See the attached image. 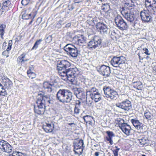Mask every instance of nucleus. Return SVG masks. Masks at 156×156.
<instances>
[{
  "mask_svg": "<svg viewBox=\"0 0 156 156\" xmlns=\"http://www.w3.org/2000/svg\"><path fill=\"white\" fill-rule=\"evenodd\" d=\"M70 66L71 64L69 61L62 60L58 61L56 68L60 75L66 77L69 81L73 82L79 74V72L76 68H70Z\"/></svg>",
  "mask_w": 156,
  "mask_h": 156,
  "instance_id": "f257e3e1",
  "label": "nucleus"
},
{
  "mask_svg": "<svg viewBox=\"0 0 156 156\" xmlns=\"http://www.w3.org/2000/svg\"><path fill=\"white\" fill-rule=\"evenodd\" d=\"M52 101L48 95L40 96L37 98L36 101L37 107H34V112L39 115L43 114L45 112V105H48L52 103Z\"/></svg>",
  "mask_w": 156,
  "mask_h": 156,
  "instance_id": "f03ea898",
  "label": "nucleus"
},
{
  "mask_svg": "<svg viewBox=\"0 0 156 156\" xmlns=\"http://www.w3.org/2000/svg\"><path fill=\"white\" fill-rule=\"evenodd\" d=\"M72 93L69 90L60 89L56 94L57 100L63 103L70 102L73 99Z\"/></svg>",
  "mask_w": 156,
  "mask_h": 156,
  "instance_id": "7ed1b4c3",
  "label": "nucleus"
},
{
  "mask_svg": "<svg viewBox=\"0 0 156 156\" xmlns=\"http://www.w3.org/2000/svg\"><path fill=\"white\" fill-rule=\"evenodd\" d=\"M63 49L68 55L73 58L76 57L80 52L76 47L70 44L66 45L64 47Z\"/></svg>",
  "mask_w": 156,
  "mask_h": 156,
  "instance_id": "20e7f679",
  "label": "nucleus"
},
{
  "mask_svg": "<svg viewBox=\"0 0 156 156\" xmlns=\"http://www.w3.org/2000/svg\"><path fill=\"white\" fill-rule=\"evenodd\" d=\"M105 96L110 98L111 99L115 100L117 98L118 94L117 92L111 88L107 86H105L103 88Z\"/></svg>",
  "mask_w": 156,
  "mask_h": 156,
  "instance_id": "39448f33",
  "label": "nucleus"
},
{
  "mask_svg": "<svg viewBox=\"0 0 156 156\" xmlns=\"http://www.w3.org/2000/svg\"><path fill=\"white\" fill-rule=\"evenodd\" d=\"M115 21L117 27L121 30H126L128 27L127 23L119 15L115 17Z\"/></svg>",
  "mask_w": 156,
  "mask_h": 156,
  "instance_id": "423d86ee",
  "label": "nucleus"
},
{
  "mask_svg": "<svg viewBox=\"0 0 156 156\" xmlns=\"http://www.w3.org/2000/svg\"><path fill=\"white\" fill-rule=\"evenodd\" d=\"M101 39L99 37L94 36L93 39L88 42V48L92 50L94 49L101 45Z\"/></svg>",
  "mask_w": 156,
  "mask_h": 156,
  "instance_id": "0eeeda50",
  "label": "nucleus"
},
{
  "mask_svg": "<svg viewBox=\"0 0 156 156\" xmlns=\"http://www.w3.org/2000/svg\"><path fill=\"white\" fill-rule=\"evenodd\" d=\"M134 10H129L126 11L123 9L122 11H120L123 17L128 21L133 22L135 19V17L134 14Z\"/></svg>",
  "mask_w": 156,
  "mask_h": 156,
  "instance_id": "6e6552de",
  "label": "nucleus"
},
{
  "mask_svg": "<svg viewBox=\"0 0 156 156\" xmlns=\"http://www.w3.org/2000/svg\"><path fill=\"white\" fill-rule=\"evenodd\" d=\"M140 16L142 22L148 23L151 21L152 17L149 10H144L140 12Z\"/></svg>",
  "mask_w": 156,
  "mask_h": 156,
  "instance_id": "1a4fd4ad",
  "label": "nucleus"
},
{
  "mask_svg": "<svg viewBox=\"0 0 156 156\" xmlns=\"http://www.w3.org/2000/svg\"><path fill=\"white\" fill-rule=\"evenodd\" d=\"M125 58L123 56L114 57L111 61L112 66L117 67H120L121 64L125 63Z\"/></svg>",
  "mask_w": 156,
  "mask_h": 156,
  "instance_id": "9d476101",
  "label": "nucleus"
},
{
  "mask_svg": "<svg viewBox=\"0 0 156 156\" xmlns=\"http://www.w3.org/2000/svg\"><path fill=\"white\" fill-rule=\"evenodd\" d=\"M115 106L125 111H128L132 108L131 102L128 99H126L121 103H116L115 104Z\"/></svg>",
  "mask_w": 156,
  "mask_h": 156,
  "instance_id": "9b49d317",
  "label": "nucleus"
},
{
  "mask_svg": "<svg viewBox=\"0 0 156 156\" xmlns=\"http://www.w3.org/2000/svg\"><path fill=\"white\" fill-rule=\"evenodd\" d=\"M74 151L77 153L82 154L84 147L83 146L84 143L83 140H80L78 142H74Z\"/></svg>",
  "mask_w": 156,
  "mask_h": 156,
  "instance_id": "f8f14e48",
  "label": "nucleus"
},
{
  "mask_svg": "<svg viewBox=\"0 0 156 156\" xmlns=\"http://www.w3.org/2000/svg\"><path fill=\"white\" fill-rule=\"evenodd\" d=\"M0 149L2 151L9 153L11 151L12 147L6 141L2 140L0 141Z\"/></svg>",
  "mask_w": 156,
  "mask_h": 156,
  "instance_id": "ddd939ff",
  "label": "nucleus"
},
{
  "mask_svg": "<svg viewBox=\"0 0 156 156\" xmlns=\"http://www.w3.org/2000/svg\"><path fill=\"white\" fill-rule=\"evenodd\" d=\"M134 6V3L132 0H126L124 4L123 7L120 8V11H122V9H123L126 11L134 10L132 9V8Z\"/></svg>",
  "mask_w": 156,
  "mask_h": 156,
  "instance_id": "4468645a",
  "label": "nucleus"
},
{
  "mask_svg": "<svg viewBox=\"0 0 156 156\" xmlns=\"http://www.w3.org/2000/svg\"><path fill=\"white\" fill-rule=\"evenodd\" d=\"M3 84L4 88L6 90L7 92H10L12 86V82L8 78H5L3 79Z\"/></svg>",
  "mask_w": 156,
  "mask_h": 156,
  "instance_id": "2eb2a0df",
  "label": "nucleus"
},
{
  "mask_svg": "<svg viewBox=\"0 0 156 156\" xmlns=\"http://www.w3.org/2000/svg\"><path fill=\"white\" fill-rule=\"evenodd\" d=\"M100 73L105 77H108L111 73L110 69L108 66L105 65H102L100 68Z\"/></svg>",
  "mask_w": 156,
  "mask_h": 156,
  "instance_id": "dca6fc26",
  "label": "nucleus"
},
{
  "mask_svg": "<svg viewBox=\"0 0 156 156\" xmlns=\"http://www.w3.org/2000/svg\"><path fill=\"white\" fill-rule=\"evenodd\" d=\"M54 87V84L53 82H45L43 83V88L45 91L48 93L51 92Z\"/></svg>",
  "mask_w": 156,
  "mask_h": 156,
  "instance_id": "f3484780",
  "label": "nucleus"
},
{
  "mask_svg": "<svg viewBox=\"0 0 156 156\" xmlns=\"http://www.w3.org/2000/svg\"><path fill=\"white\" fill-rule=\"evenodd\" d=\"M96 27L97 30L101 33H106L108 29L106 25L102 23H97Z\"/></svg>",
  "mask_w": 156,
  "mask_h": 156,
  "instance_id": "a211bd4d",
  "label": "nucleus"
},
{
  "mask_svg": "<svg viewBox=\"0 0 156 156\" xmlns=\"http://www.w3.org/2000/svg\"><path fill=\"white\" fill-rule=\"evenodd\" d=\"M75 89L76 90H75L74 94L76 97L82 100L84 99L86 95H85L83 89L81 88H76Z\"/></svg>",
  "mask_w": 156,
  "mask_h": 156,
  "instance_id": "6ab92c4d",
  "label": "nucleus"
},
{
  "mask_svg": "<svg viewBox=\"0 0 156 156\" xmlns=\"http://www.w3.org/2000/svg\"><path fill=\"white\" fill-rule=\"evenodd\" d=\"M120 126V129L124 133L127 135L129 134L130 130L131 129L130 126L126 123H123Z\"/></svg>",
  "mask_w": 156,
  "mask_h": 156,
  "instance_id": "aec40b11",
  "label": "nucleus"
},
{
  "mask_svg": "<svg viewBox=\"0 0 156 156\" xmlns=\"http://www.w3.org/2000/svg\"><path fill=\"white\" fill-rule=\"evenodd\" d=\"M90 97L95 102H98L101 100V95L98 92H96L94 94H91Z\"/></svg>",
  "mask_w": 156,
  "mask_h": 156,
  "instance_id": "412c9836",
  "label": "nucleus"
},
{
  "mask_svg": "<svg viewBox=\"0 0 156 156\" xmlns=\"http://www.w3.org/2000/svg\"><path fill=\"white\" fill-rule=\"evenodd\" d=\"M106 133L107 134V136L106 137V140L109 142L111 145H112L113 143L112 137L115 136V134L112 131H106Z\"/></svg>",
  "mask_w": 156,
  "mask_h": 156,
  "instance_id": "4be33fe9",
  "label": "nucleus"
},
{
  "mask_svg": "<svg viewBox=\"0 0 156 156\" xmlns=\"http://www.w3.org/2000/svg\"><path fill=\"white\" fill-rule=\"evenodd\" d=\"M131 121L133 125L138 129H143L141 125L142 124L139 122V121L132 119Z\"/></svg>",
  "mask_w": 156,
  "mask_h": 156,
  "instance_id": "5701e85b",
  "label": "nucleus"
},
{
  "mask_svg": "<svg viewBox=\"0 0 156 156\" xmlns=\"http://www.w3.org/2000/svg\"><path fill=\"white\" fill-rule=\"evenodd\" d=\"M42 128L46 133L51 132L53 130L51 125L50 124L46 123L43 126Z\"/></svg>",
  "mask_w": 156,
  "mask_h": 156,
  "instance_id": "b1692460",
  "label": "nucleus"
},
{
  "mask_svg": "<svg viewBox=\"0 0 156 156\" xmlns=\"http://www.w3.org/2000/svg\"><path fill=\"white\" fill-rule=\"evenodd\" d=\"M101 9L105 13L108 14L110 12H109L110 9V6L107 3L101 6Z\"/></svg>",
  "mask_w": 156,
  "mask_h": 156,
  "instance_id": "393cba45",
  "label": "nucleus"
},
{
  "mask_svg": "<svg viewBox=\"0 0 156 156\" xmlns=\"http://www.w3.org/2000/svg\"><path fill=\"white\" fill-rule=\"evenodd\" d=\"M133 87L138 90H142V83L140 81H134V79L133 80Z\"/></svg>",
  "mask_w": 156,
  "mask_h": 156,
  "instance_id": "a878e982",
  "label": "nucleus"
},
{
  "mask_svg": "<svg viewBox=\"0 0 156 156\" xmlns=\"http://www.w3.org/2000/svg\"><path fill=\"white\" fill-rule=\"evenodd\" d=\"M3 6H2L0 10L2 12H4L5 11H6L7 9V8L9 5L11 4V2L9 1H6L3 2Z\"/></svg>",
  "mask_w": 156,
  "mask_h": 156,
  "instance_id": "bb28decb",
  "label": "nucleus"
},
{
  "mask_svg": "<svg viewBox=\"0 0 156 156\" xmlns=\"http://www.w3.org/2000/svg\"><path fill=\"white\" fill-rule=\"evenodd\" d=\"M145 5L147 7H152L156 5V1L155 0H145Z\"/></svg>",
  "mask_w": 156,
  "mask_h": 156,
  "instance_id": "cd10ccee",
  "label": "nucleus"
},
{
  "mask_svg": "<svg viewBox=\"0 0 156 156\" xmlns=\"http://www.w3.org/2000/svg\"><path fill=\"white\" fill-rule=\"evenodd\" d=\"M87 23L89 25H93L97 24V22L96 20V19L93 18L92 17H89L87 21Z\"/></svg>",
  "mask_w": 156,
  "mask_h": 156,
  "instance_id": "c85d7f7f",
  "label": "nucleus"
},
{
  "mask_svg": "<svg viewBox=\"0 0 156 156\" xmlns=\"http://www.w3.org/2000/svg\"><path fill=\"white\" fill-rule=\"evenodd\" d=\"M98 89H97L95 87H92L90 89H88L86 90V96L89 95L90 96V95L91 94H95L96 92H98Z\"/></svg>",
  "mask_w": 156,
  "mask_h": 156,
  "instance_id": "c756f323",
  "label": "nucleus"
},
{
  "mask_svg": "<svg viewBox=\"0 0 156 156\" xmlns=\"http://www.w3.org/2000/svg\"><path fill=\"white\" fill-rule=\"evenodd\" d=\"M144 116L147 119L149 120L152 119L154 117L153 114L149 111H145V112Z\"/></svg>",
  "mask_w": 156,
  "mask_h": 156,
  "instance_id": "7c9ffc66",
  "label": "nucleus"
},
{
  "mask_svg": "<svg viewBox=\"0 0 156 156\" xmlns=\"http://www.w3.org/2000/svg\"><path fill=\"white\" fill-rule=\"evenodd\" d=\"M7 94V91L4 88L3 86L0 83V95L2 96H5Z\"/></svg>",
  "mask_w": 156,
  "mask_h": 156,
  "instance_id": "2f4dec72",
  "label": "nucleus"
},
{
  "mask_svg": "<svg viewBox=\"0 0 156 156\" xmlns=\"http://www.w3.org/2000/svg\"><path fill=\"white\" fill-rule=\"evenodd\" d=\"M42 40L41 39L37 41L35 43L34 46L31 49V50L34 49H36L38 47V45L41 43L42 41Z\"/></svg>",
  "mask_w": 156,
  "mask_h": 156,
  "instance_id": "473e14b6",
  "label": "nucleus"
},
{
  "mask_svg": "<svg viewBox=\"0 0 156 156\" xmlns=\"http://www.w3.org/2000/svg\"><path fill=\"white\" fill-rule=\"evenodd\" d=\"M9 156H26L24 154L20 152L15 151L13 152L12 154H10Z\"/></svg>",
  "mask_w": 156,
  "mask_h": 156,
  "instance_id": "72a5a7b5",
  "label": "nucleus"
},
{
  "mask_svg": "<svg viewBox=\"0 0 156 156\" xmlns=\"http://www.w3.org/2000/svg\"><path fill=\"white\" fill-rule=\"evenodd\" d=\"M139 142L141 145H145L147 143L148 140L145 138H143L139 139Z\"/></svg>",
  "mask_w": 156,
  "mask_h": 156,
  "instance_id": "f704fd0d",
  "label": "nucleus"
},
{
  "mask_svg": "<svg viewBox=\"0 0 156 156\" xmlns=\"http://www.w3.org/2000/svg\"><path fill=\"white\" fill-rule=\"evenodd\" d=\"M77 41L79 44L83 43L85 42V39L83 35H81V36L78 38Z\"/></svg>",
  "mask_w": 156,
  "mask_h": 156,
  "instance_id": "c9c22d12",
  "label": "nucleus"
},
{
  "mask_svg": "<svg viewBox=\"0 0 156 156\" xmlns=\"http://www.w3.org/2000/svg\"><path fill=\"white\" fill-rule=\"evenodd\" d=\"M25 56V55L22 54L20 56H19L18 58L20 59V61L21 62H22L27 61V60L26 59H24Z\"/></svg>",
  "mask_w": 156,
  "mask_h": 156,
  "instance_id": "e433bc0d",
  "label": "nucleus"
},
{
  "mask_svg": "<svg viewBox=\"0 0 156 156\" xmlns=\"http://www.w3.org/2000/svg\"><path fill=\"white\" fill-rule=\"evenodd\" d=\"M30 3H32L31 0H22V4L24 5H26Z\"/></svg>",
  "mask_w": 156,
  "mask_h": 156,
  "instance_id": "4c0bfd02",
  "label": "nucleus"
},
{
  "mask_svg": "<svg viewBox=\"0 0 156 156\" xmlns=\"http://www.w3.org/2000/svg\"><path fill=\"white\" fill-rule=\"evenodd\" d=\"M80 109L79 107L77 106H75L74 108V113L76 114H78L80 112Z\"/></svg>",
  "mask_w": 156,
  "mask_h": 156,
  "instance_id": "58836bf2",
  "label": "nucleus"
},
{
  "mask_svg": "<svg viewBox=\"0 0 156 156\" xmlns=\"http://www.w3.org/2000/svg\"><path fill=\"white\" fill-rule=\"evenodd\" d=\"M143 50L144 52V53L146 54L147 55H149L150 53H149V51L147 48H143Z\"/></svg>",
  "mask_w": 156,
  "mask_h": 156,
  "instance_id": "ea45409f",
  "label": "nucleus"
},
{
  "mask_svg": "<svg viewBox=\"0 0 156 156\" xmlns=\"http://www.w3.org/2000/svg\"><path fill=\"white\" fill-rule=\"evenodd\" d=\"M111 35L112 36V38H117V34L115 31L112 32L111 34Z\"/></svg>",
  "mask_w": 156,
  "mask_h": 156,
  "instance_id": "a19ab883",
  "label": "nucleus"
},
{
  "mask_svg": "<svg viewBox=\"0 0 156 156\" xmlns=\"http://www.w3.org/2000/svg\"><path fill=\"white\" fill-rule=\"evenodd\" d=\"M9 51H8L6 50L4 51L2 53V55H3L6 56V57H7L9 56Z\"/></svg>",
  "mask_w": 156,
  "mask_h": 156,
  "instance_id": "79ce46f5",
  "label": "nucleus"
},
{
  "mask_svg": "<svg viewBox=\"0 0 156 156\" xmlns=\"http://www.w3.org/2000/svg\"><path fill=\"white\" fill-rule=\"evenodd\" d=\"M28 76L32 79L34 78L36 76V74L34 73H31L30 74H29V75Z\"/></svg>",
  "mask_w": 156,
  "mask_h": 156,
  "instance_id": "37998d69",
  "label": "nucleus"
},
{
  "mask_svg": "<svg viewBox=\"0 0 156 156\" xmlns=\"http://www.w3.org/2000/svg\"><path fill=\"white\" fill-rule=\"evenodd\" d=\"M22 17L23 19H29V17H28V14L26 13H24L22 15Z\"/></svg>",
  "mask_w": 156,
  "mask_h": 156,
  "instance_id": "c03bdc74",
  "label": "nucleus"
},
{
  "mask_svg": "<svg viewBox=\"0 0 156 156\" xmlns=\"http://www.w3.org/2000/svg\"><path fill=\"white\" fill-rule=\"evenodd\" d=\"M74 3L73 4H72L71 5H69L68 6V7L69 8V9L70 10H72L74 8Z\"/></svg>",
  "mask_w": 156,
  "mask_h": 156,
  "instance_id": "a18cd8bd",
  "label": "nucleus"
},
{
  "mask_svg": "<svg viewBox=\"0 0 156 156\" xmlns=\"http://www.w3.org/2000/svg\"><path fill=\"white\" fill-rule=\"evenodd\" d=\"M119 121V127L121 128V125L122 124L125 123H124V120L122 119H121Z\"/></svg>",
  "mask_w": 156,
  "mask_h": 156,
  "instance_id": "49530a36",
  "label": "nucleus"
},
{
  "mask_svg": "<svg viewBox=\"0 0 156 156\" xmlns=\"http://www.w3.org/2000/svg\"><path fill=\"white\" fill-rule=\"evenodd\" d=\"M80 104L81 102L79 100L77 101L76 102L75 106H78L79 107H80Z\"/></svg>",
  "mask_w": 156,
  "mask_h": 156,
  "instance_id": "de8ad7c7",
  "label": "nucleus"
},
{
  "mask_svg": "<svg viewBox=\"0 0 156 156\" xmlns=\"http://www.w3.org/2000/svg\"><path fill=\"white\" fill-rule=\"evenodd\" d=\"M83 0H74V4L75 3H79L82 2Z\"/></svg>",
  "mask_w": 156,
  "mask_h": 156,
  "instance_id": "09e8293b",
  "label": "nucleus"
},
{
  "mask_svg": "<svg viewBox=\"0 0 156 156\" xmlns=\"http://www.w3.org/2000/svg\"><path fill=\"white\" fill-rule=\"evenodd\" d=\"M8 6V8H7V10H11V9L12 8V5L11 4V3Z\"/></svg>",
  "mask_w": 156,
  "mask_h": 156,
  "instance_id": "8fccbe9b",
  "label": "nucleus"
},
{
  "mask_svg": "<svg viewBox=\"0 0 156 156\" xmlns=\"http://www.w3.org/2000/svg\"><path fill=\"white\" fill-rule=\"evenodd\" d=\"M5 27L6 26L5 25L2 24L0 26V29H2L3 30H4Z\"/></svg>",
  "mask_w": 156,
  "mask_h": 156,
  "instance_id": "3c124183",
  "label": "nucleus"
},
{
  "mask_svg": "<svg viewBox=\"0 0 156 156\" xmlns=\"http://www.w3.org/2000/svg\"><path fill=\"white\" fill-rule=\"evenodd\" d=\"M113 153L114 156L118 155V151H117L114 150V151H113Z\"/></svg>",
  "mask_w": 156,
  "mask_h": 156,
  "instance_id": "603ef678",
  "label": "nucleus"
},
{
  "mask_svg": "<svg viewBox=\"0 0 156 156\" xmlns=\"http://www.w3.org/2000/svg\"><path fill=\"white\" fill-rule=\"evenodd\" d=\"M0 35H4L5 33L4 30L2 29H0Z\"/></svg>",
  "mask_w": 156,
  "mask_h": 156,
  "instance_id": "864d4df0",
  "label": "nucleus"
},
{
  "mask_svg": "<svg viewBox=\"0 0 156 156\" xmlns=\"http://www.w3.org/2000/svg\"><path fill=\"white\" fill-rule=\"evenodd\" d=\"M71 25V23H69L66 24L65 26V27H70Z\"/></svg>",
  "mask_w": 156,
  "mask_h": 156,
  "instance_id": "5fc2aeb1",
  "label": "nucleus"
},
{
  "mask_svg": "<svg viewBox=\"0 0 156 156\" xmlns=\"http://www.w3.org/2000/svg\"><path fill=\"white\" fill-rule=\"evenodd\" d=\"M88 117V115H86V116H84L83 117V119H84V122L86 123H87V121L86 120V118H87Z\"/></svg>",
  "mask_w": 156,
  "mask_h": 156,
  "instance_id": "6e6d98bb",
  "label": "nucleus"
},
{
  "mask_svg": "<svg viewBox=\"0 0 156 156\" xmlns=\"http://www.w3.org/2000/svg\"><path fill=\"white\" fill-rule=\"evenodd\" d=\"M12 40H10L9 41L8 45L9 46H12Z\"/></svg>",
  "mask_w": 156,
  "mask_h": 156,
  "instance_id": "4d7b16f0",
  "label": "nucleus"
},
{
  "mask_svg": "<svg viewBox=\"0 0 156 156\" xmlns=\"http://www.w3.org/2000/svg\"><path fill=\"white\" fill-rule=\"evenodd\" d=\"M11 46H9L8 45L7 48L6 50L7 51H9L10 50L11 48Z\"/></svg>",
  "mask_w": 156,
  "mask_h": 156,
  "instance_id": "13d9d810",
  "label": "nucleus"
},
{
  "mask_svg": "<svg viewBox=\"0 0 156 156\" xmlns=\"http://www.w3.org/2000/svg\"><path fill=\"white\" fill-rule=\"evenodd\" d=\"M100 154V152H96L94 153V155L95 156H98Z\"/></svg>",
  "mask_w": 156,
  "mask_h": 156,
  "instance_id": "bf43d9fd",
  "label": "nucleus"
},
{
  "mask_svg": "<svg viewBox=\"0 0 156 156\" xmlns=\"http://www.w3.org/2000/svg\"><path fill=\"white\" fill-rule=\"evenodd\" d=\"M33 73V72H31V70H28L27 71V73L28 75V76L29 75V74H31V73Z\"/></svg>",
  "mask_w": 156,
  "mask_h": 156,
  "instance_id": "052dcab7",
  "label": "nucleus"
},
{
  "mask_svg": "<svg viewBox=\"0 0 156 156\" xmlns=\"http://www.w3.org/2000/svg\"><path fill=\"white\" fill-rule=\"evenodd\" d=\"M115 147L116 148V150H115L116 151H119L120 149V148H118V147L117 146H115Z\"/></svg>",
  "mask_w": 156,
  "mask_h": 156,
  "instance_id": "680f3d73",
  "label": "nucleus"
},
{
  "mask_svg": "<svg viewBox=\"0 0 156 156\" xmlns=\"http://www.w3.org/2000/svg\"><path fill=\"white\" fill-rule=\"evenodd\" d=\"M153 70L156 72V66H154L153 68Z\"/></svg>",
  "mask_w": 156,
  "mask_h": 156,
  "instance_id": "e2e57ef3",
  "label": "nucleus"
},
{
  "mask_svg": "<svg viewBox=\"0 0 156 156\" xmlns=\"http://www.w3.org/2000/svg\"><path fill=\"white\" fill-rule=\"evenodd\" d=\"M4 35H0L1 36V38L2 39H4V38L3 37V36Z\"/></svg>",
  "mask_w": 156,
  "mask_h": 156,
  "instance_id": "0e129e2a",
  "label": "nucleus"
},
{
  "mask_svg": "<svg viewBox=\"0 0 156 156\" xmlns=\"http://www.w3.org/2000/svg\"><path fill=\"white\" fill-rule=\"evenodd\" d=\"M28 17H29V19L31 16V14H28Z\"/></svg>",
  "mask_w": 156,
  "mask_h": 156,
  "instance_id": "69168bd1",
  "label": "nucleus"
},
{
  "mask_svg": "<svg viewBox=\"0 0 156 156\" xmlns=\"http://www.w3.org/2000/svg\"><path fill=\"white\" fill-rule=\"evenodd\" d=\"M90 2V0H86V3L87 2H88V3H89V2Z\"/></svg>",
  "mask_w": 156,
  "mask_h": 156,
  "instance_id": "338daca9",
  "label": "nucleus"
},
{
  "mask_svg": "<svg viewBox=\"0 0 156 156\" xmlns=\"http://www.w3.org/2000/svg\"><path fill=\"white\" fill-rule=\"evenodd\" d=\"M74 124V123H69V125H72L73 124Z\"/></svg>",
  "mask_w": 156,
  "mask_h": 156,
  "instance_id": "774afa93",
  "label": "nucleus"
}]
</instances>
